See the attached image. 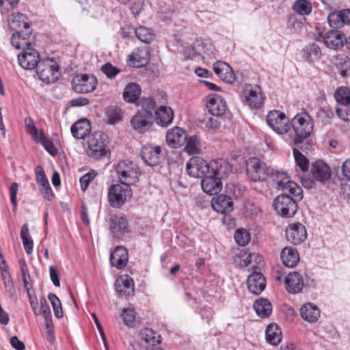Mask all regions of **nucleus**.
Segmentation results:
<instances>
[{"mask_svg": "<svg viewBox=\"0 0 350 350\" xmlns=\"http://www.w3.org/2000/svg\"><path fill=\"white\" fill-rule=\"evenodd\" d=\"M313 122L312 118L308 113H297L291 120V129H293L295 133L293 142L295 144L301 143L304 139H307L313 131Z\"/></svg>", "mask_w": 350, "mask_h": 350, "instance_id": "obj_1", "label": "nucleus"}, {"mask_svg": "<svg viewBox=\"0 0 350 350\" xmlns=\"http://www.w3.org/2000/svg\"><path fill=\"white\" fill-rule=\"evenodd\" d=\"M269 177L273 182V185L278 190L288 192L298 200L303 198V190L295 182L288 179L286 172H279L271 168Z\"/></svg>", "mask_w": 350, "mask_h": 350, "instance_id": "obj_2", "label": "nucleus"}, {"mask_svg": "<svg viewBox=\"0 0 350 350\" xmlns=\"http://www.w3.org/2000/svg\"><path fill=\"white\" fill-rule=\"evenodd\" d=\"M115 171L120 183L123 185H135L139 180L141 172L136 163L129 160H122L115 167Z\"/></svg>", "mask_w": 350, "mask_h": 350, "instance_id": "obj_3", "label": "nucleus"}, {"mask_svg": "<svg viewBox=\"0 0 350 350\" xmlns=\"http://www.w3.org/2000/svg\"><path fill=\"white\" fill-rule=\"evenodd\" d=\"M132 196L130 187L121 183L113 184L108 189L107 200L109 205L115 208H121Z\"/></svg>", "mask_w": 350, "mask_h": 350, "instance_id": "obj_4", "label": "nucleus"}, {"mask_svg": "<svg viewBox=\"0 0 350 350\" xmlns=\"http://www.w3.org/2000/svg\"><path fill=\"white\" fill-rule=\"evenodd\" d=\"M271 172V168L256 157L250 158L246 163V173L252 181H265Z\"/></svg>", "mask_w": 350, "mask_h": 350, "instance_id": "obj_5", "label": "nucleus"}, {"mask_svg": "<svg viewBox=\"0 0 350 350\" xmlns=\"http://www.w3.org/2000/svg\"><path fill=\"white\" fill-rule=\"evenodd\" d=\"M40 80L46 83H55L60 76L58 64L51 58L42 59L36 68Z\"/></svg>", "mask_w": 350, "mask_h": 350, "instance_id": "obj_6", "label": "nucleus"}, {"mask_svg": "<svg viewBox=\"0 0 350 350\" xmlns=\"http://www.w3.org/2000/svg\"><path fill=\"white\" fill-rule=\"evenodd\" d=\"M293 198L288 194H281L275 198L273 206L278 215L283 217H292L298 209L297 201L301 200Z\"/></svg>", "mask_w": 350, "mask_h": 350, "instance_id": "obj_7", "label": "nucleus"}, {"mask_svg": "<svg viewBox=\"0 0 350 350\" xmlns=\"http://www.w3.org/2000/svg\"><path fill=\"white\" fill-rule=\"evenodd\" d=\"M109 143V137L106 133L101 131L94 132L88 139L90 155L94 157L105 156L108 152Z\"/></svg>", "mask_w": 350, "mask_h": 350, "instance_id": "obj_8", "label": "nucleus"}, {"mask_svg": "<svg viewBox=\"0 0 350 350\" xmlns=\"http://www.w3.org/2000/svg\"><path fill=\"white\" fill-rule=\"evenodd\" d=\"M268 125L278 134L284 135L291 131V121L284 112L271 111L267 116Z\"/></svg>", "mask_w": 350, "mask_h": 350, "instance_id": "obj_9", "label": "nucleus"}, {"mask_svg": "<svg viewBox=\"0 0 350 350\" xmlns=\"http://www.w3.org/2000/svg\"><path fill=\"white\" fill-rule=\"evenodd\" d=\"M113 238L123 240L131 232L129 221L124 215H113L108 221Z\"/></svg>", "mask_w": 350, "mask_h": 350, "instance_id": "obj_10", "label": "nucleus"}, {"mask_svg": "<svg viewBox=\"0 0 350 350\" xmlns=\"http://www.w3.org/2000/svg\"><path fill=\"white\" fill-rule=\"evenodd\" d=\"M186 170L190 176L202 178L211 173V162L208 163L200 157H193L187 161Z\"/></svg>", "mask_w": 350, "mask_h": 350, "instance_id": "obj_11", "label": "nucleus"}, {"mask_svg": "<svg viewBox=\"0 0 350 350\" xmlns=\"http://www.w3.org/2000/svg\"><path fill=\"white\" fill-rule=\"evenodd\" d=\"M97 84V79L93 75H78L72 80L73 90L80 94H87L93 92L96 89Z\"/></svg>", "mask_w": 350, "mask_h": 350, "instance_id": "obj_12", "label": "nucleus"}, {"mask_svg": "<svg viewBox=\"0 0 350 350\" xmlns=\"http://www.w3.org/2000/svg\"><path fill=\"white\" fill-rule=\"evenodd\" d=\"M245 102L251 109H260L264 103V97L259 85H247L243 90Z\"/></svg>", "mask_w": 350, "mask_h": 350, "instance_id": "obj_13", "label": "nucleus"}, {"mask_svg": "<svg viewBox=\"0 0 350 350\" xmlns=\"http://www.w3.org/2000/svg\"><path fill=\"white\" fill-rule=\"evenodd\" d=\"M153 116L144 111H137L131 120V125L134 131L142 134L147 132L153 125Z\"/></svg>", "mask_w": 350, "mask_h": 350, "instance_id": "obj_14", "label": "nucleus"}, {"mask_svg": "<svg viewBox=\"0 0 350 350\" xmlns=\"http://www.w3.org/2000/svg\"><path fill=\"white\" fill-rule=\"evenodd\" d=\"M141 156L144 163L150 166H157L163 160L161 148L152 144L144 145L141 150Z\"/></svg>", "mask_w": 350, "mask_h": 350, "instance_id": "obj_15", "label": "nucleus"}, {"mask_svg": "<svg viewBox=\"0 0 350 350\" xmlns=\"http://www.w3.org/2000/svg\"><path fill=\"white\" fill-rule=\"evenodd\" d=\"M286 237L288 242L299 245L307 238L306 228L299 222L291 224L286 229Z\"/></svg>", "mask_w": 350, "mask_h": 350, "instance_id": "obj_16", "label": "nucleus"}, {"mask_svg": "<svg viewBox=\"0 0 350 350\" xmlns=\"http://www.w3.org/2000/svg\"><path fill=\"white\" fill-rule=\"evenodd\" d=\"M41 60L38 51L32 47H28L18 55L19 65L27 70H33L37 68Z\"/></svg>", "mask_w": 350, "mask_h": 350, "instance_id": "obj_17", "label": "nucleus"}, {"mask_svg": "<svg viewBox=\"0 0 350 350\" xmlns=\"http://www.w3.org/2000/svg\"><path fill=\"white\" fill-rule=\"evenodd\" d=\"M128 59L137 68H141L150 60V49L149 46L137 47L128 56Z\"/></svg>", "mask_w": 350, "mask_h": 350, "instance_id": "obj_18", "label": "nucleus"}, {"mask_svg": "<svg viewBox=\"0 0 350 350\" xmlns=\"http://www.w3.org/2000/svg\"><path fill=\"white\" fill-rule=\"evenodd\" d=\"M324 44L330 49L337 50L343 46L346 37L339 30H331L326 32L323 36Z\"/></svg>", "mask_w": 350, "mask_h": 350, "instance_id": "obj_19", "label": "nucleus"}, {"mask_svg": "<svg viewBox=\"0 0 350 350\" xmlns=\"http://www.w3.org/2000/svg\"><path fill=\"white\" fill-rule=\"evenodd\" d=\"M310 173L314 180L325 183L332 175L330 167L322 161H317L312 164Z\"/></svg>", "mask_w": 350, "mask_h": 350, "instance_id": "obj_20", "label": "nucleus"}, {"mask_svg": "<svg viewBox=\"0 0 350 350\" xmlns=\"http://www.w3.org/2000/svg\"><path fill=\"white\" fill-rule=\"evenodd\" d=\"M31 30L21 31L12 34L10 42L13 47L16 49H23L25 51L28 47H31Z\"/></svg>", "mask_w": 350, "mask_h": 350, "instance_id": "obj_21", "label": "nucleus"}, {"mask_svg": "<svg viewBox=\"0 0 350 350\" xmlns=\"http://www.w3.org/2000/svg\"><path fill=\"white\" fill-rule=\"evenodd\" d=\"M201 186L204 192L212 196L217 194L221 190L222 183L219 177L209 173L202 178Z\"/></svg>", "mask_w": 350, "mask_h": 350, "instance_id": "obj_22", "label": "nucleus"}, {"mask_svg": "<svg viewBox=\"0 0 350 350\" xmlns=\"http://www.w3.org/2000/svg\"><path fill=\"white\" fill-rule=\"evenodd\" d=\"M186 131L180 127H174L166 134L167 144L174 148H177L185 144L187 140Z\"/></svg>", "mask_w": 350, "mask_h": 350, "instance_id": "obj_23", "label": "nucleus"}, {"mask_svg": "<svg viewBox=\"0 0 350 350\" xmlns=\"http://www.w3.org/2000/svg\"><path fill=\"white\" fill-rule=\"evenodd\" d=\"M302 58L310 64H313L320 60L323 53L320 46L316 42L306 45L301 51Z\"/></svg>", "mask_w": 350, "mask_h": 350, "instance_id": "obj_24", "label": "nucleus"}, {"mask_svg": "<svg viewBox=\"0 0 350 350\" xmlns=\"http://www.w3.org/2000/svg\"><path fill=\"white\" fill-rule=\"evenodd\" d=\"M286 289L291 294H297L301 291L304 283L301 275L298 272L288 273L284 279Z\"/></svg>", "mask_w": 350, "mask_h": 350, "instance_id": "obj_25", "label": "nucleus"}, {"mask_svg": "<svg viewBox=\"0 0 350 350\" xmlns=\"http://www.w3.org/2000/svg\"><path fill=\"white\" fill-rule=\"evenodd\" d=\"M213 70L220 79L227 83H233L235 81L236 77L232 68L224 62H216L213 64Z\"/></svg>", "mask_w": 350, "mask_h": 350, "instance_id": "obj_26", "label": "nucleus"}, {"mask_svg": "<svg viewBox=\"0 0 350 350\" xmlns=\"http://www.w3.org/2000/svg\"><path fill=\"white\" fill-rule=\"evenodd\" d=\"M208 111L214 116H221L226 111L227 105L224 98L217 94L210 97L206 105Z\"/></svg>", "mask_w": 350, "mask_h": 350, "instance_id": "obj_27", "label": "nucleus"}, {"mask_svg": "<svg viewBox=\"0 0 350 350\" xmlns=\"http://www.w3.org/2000/svg\"><path fill=\"white\" fill-rule=\"evenodd\" d=\"M128 251L124 246H118L114 251L111 253L110 262L111 265L118 269L125 267L128 262Z\"/></svg>", "mask_w": 350, "mask_h": 350, "instance_id": "obj_28", "label": "nucleus"}, {"mask_svg": "<svg viewBox=\"0 0 350 350\" xmlns=\"http://www.w3.org/2000/svg\"><path fill=\"white\" fill-rule=\"evenodd\" d=\"M266 286V280L261 273L253 272L247 278V288L254 295H260Z\"/></svg>", "mask_w": 350, "mask_h": 350, "instance_id": "obj_29", "label": "nucleus"}, {"mask_svg": "<svg viewBox=\"0 0 350 350\" xmlns=\"http://www.w3.org/2000/svg\"><path fill=\"white\" fill-rule=\"evenodd\" d=\"M117 292L125 297L133 295L135 291L134 282L128 275H121L115 283Z\"/></svg>", "mask_w": 350, "mask_h": 350, "instance_id": "obj_30", "label": "nucleus"}, {"mask_svg": "<svg viewBox=\"0 0 350 350\" xmlns=\"http://www.w3.org/2000/svg\"><path fill=\"white\" fill-rule=\"evenodd\" d=\"M233 201L230 196L221 194L212 200L213 208L220 213H228L233 210Z\"/></svg>", "mask_w": 350, "mask_h": 350, "instance_id": "obj_31", "label": "nucleus"}, {"mask_svg": "<svg viewBox=\"0 0 350 350\" xmlns=\"http://www.w3.org/2000/svg\"><path fill=\"white\" fill-rule=\"evenodd\" d=\"M232 172V166L225 159H218L211 161V173L219 179L228 176Z\"/></svg>", "mask_w": 350, "mask_h": 350, "instance_id": "obj_32", "label": "nucleus"}, {"mask_svg": "<svg viewBox=\"0 0 350 350\" xmlns=\"http://www.w3.org/2000/svg\"><path fill=\"white\" fill-rule=\"evenodd\" d=\"M9 25L12 30L17 31L30 29V24L27 17L22 13H13L10 16Z\"/></svg>", "mask_w": 350, "mask_h": 350, "instance_id": "obj_33", "label": "nucleus"}, {"mask_svg": "<svg viewBox=\"0 0 350 350\" xmlns=\"http://www.w3.org/2000/svg\"><path fill=\"white\" fill-rule=\"evenodd\" d=\"M300 315L304 321L315 323L320 317V310L316 305L306 303L300 308Z\"/></svg>", "mask_w": 350, "mask_h": 350, "instance_id": "obj_34", "label": "nucleus"}, {"mask_svg": "<svg viewBox=\"0 0 350 350\" xmlns=\"http://www.w3.org/2000/svg\"><path fill=\"white\" fill-rule=\"evenodd\" d=\"M282 263L288 267H294L299 261V254L295 248L284 247L280 254Z\"/></svg>", "mask_w": 350, "mask_h": 350, "instance_id": "obj_35", "label": "nucleus"}, {"mask_svg": "<svg viewBox=\"0 0 350 350\" xmlns=\"http://www.w3.org/2000/svg\"><path fill=\"white\" fill-rule=\"evenodd\" d=\"M155 116L159 125L167 126L172 122L174 113L170 107L161 106L155 111Z\"/></svg>", "mask_w": 350, "mask_h": 350, "instance_id": "obj_36", "label": "nucleus"}, {"mask_svg": "<svg viewBox=\"0 0 350 350\" xmlns=\"http://www.w3.org/2000/svg\"><path fill=\"white\" fill-rule=\"evenodd\" d=\"M90 130V124L86 119L78 120L71 126L72 135L77 139H84Z\"/></svg>", "mask_w": 350, "mask_h": 350, "instance_id": "obj_37", "label": "nucleus"}, {"mask_svg": "<svg viewBox=\"0 0 350 350\" xmlns=\"http://www.w3.org/2000/svg\"><path fill=\"white\" fill-rule=\"evenodd\" d=\"M265 338L269 344L278 345L282 338L281 329L276 323L269 324L266 329Z\"/></svg>", "mask_w": 350, "mask_h": 350, "instance_id": "obj_38", "label": "nucleus"}, {"mask_svg": "<svg viewBox=\"0 0 350 350\" xmlns=\"http://www.w3.org/2000/svg\"><path fill=\"white\" fill-rule=\"evenodd\" d=\"M334 117V111L332 107L327 105L321 106L316 112L317 122L324 126L331 124Z\"/></svg>", "mask_w": 350, "mask_h": 350, "instance_id": "obj_39", "label": "nucleus"}, {"mask_svg": "<svg viewBox=\"0 0 350 350\" xmlns=\"http://www.w3.org/2000/svg\"><path fill=\"white\" fill-rule=\"evenodd\" d=\"M141 94V88L136 83H130L126 85L123 92V98L128 103H136Z\"/></svg>", "mask_w": 350, "mask_h": 350, "instance_id": "obj_40", "label": "nucleus"}, {"mask_svg": "<svg viewBox=\"0 0 350 350\" xmlns=\"http://www.w3.org/2000/svg\"><path fill=\"white\" fill-rule=\"evenodd\" d=\"M253 307L257 315L260 318L268 317L272 312V305L271 302L266 299H259L256 300Z\"/></svg>", "mask_w": 350, "mask_h": 350, "instance_id": "obj_41", "label": "nucleus"}, {"mask_svg": "<svg viewBox=\"0 0 350 350\" xmlns=\"http://www.w3.org/2000/svg\"><path fill=\"white\" fill-rule=\"evenodd\" d=\"M185 151L189 155L199 154L202 152V145L197 135L187 136L185 143Z\"/></svg>", "mask_w": 350, "mask_h": 350, "instance_id": "obj_42", "label": "nucleus"}, {"mask_svg": "<svg viewBox=\"0 0 350 350\" xmlns=\"http://www.w3.org/2000/svg\"><path fill=\"white\" fill-rule=\"evenodd\" d=\"M155 96L154 97H156ZM156 98H141L135 103L137 106L140 107L141 109L137 111H144L146 113H150L153 116V112L155 113L156 109Z\"/></svg>", "mask_w": 350, "mask_h": 350, "instance_id": "obj_43", "label": "nucleus"}, {"mask_svg": "<svg viewBox=\"0 0 350 350\" xmlns=\"http://www.w3.org/2000/svg\"><path fill=\"white\" fill-rule=\"evenodd\" d=\"M135 33L136 37L142 42L149 44L155 38L154 31L146 27L140 26L135 29Z\"/></svg>", "mask_w": 350, "mask_h": 350, "instance_id": "obj_44", "label": "nucleus"}, {"mask_svg": "<svg viewBox=\"0 0 350 350\" xmlns=\"http://www.w3.org/2000/svg\"><path fill=\"white\" fill-rule=\"evenodd\" d=\"M140 337L146 343L150 344L151 347L159 344L161 341V336L157 334L152 329L148 327L141 330Z\"/></svg>", "mask_w": 350, "mask_h": 350, "instance_id": "obj_45", "label": "nucleus"}, {"mask_svg": "<svg viewBox=\"0 0 350 350\" xmlns=\"http://www.w3.org/2000/svg\"><path fill=\"white\" fill-rule=\"evenodd\" d=\"M292 9L297 14L305 16L311 13L312 6L310 1L308 0H296L292 5Z\"/></svg>", "mask_w": 350, "mask_h": 350, "instance_id": "obj_46", "label": "nucleus"}, {"mask_svg": "<svg viewBox=\"0 0 350 350\" xmlns=\"http://www.w3.org/2000/svg\"><path fill=\"white\" fill-rule=\"evenodd\" d=\"M21 238L24 245V249L27 254H31L33 250V242L29 234V228L27 224H25L21 230Z\"/></svg>", "mask_w": 350, "mask_h": 350, "instance_id": "obj_47", "label": "nucleus"}, {"mask_svg": "<svg viewBox=\"0 0 350 350\" xmlns=\"http://www.w3.org/2000/svg\"><path fill=\"white\" fill-rule=\"evenodd\" d=\"M334 97L337 103L341 105H350V88L339 87L334 93Z\"/></svg>", "mask_w": 350, "mask_h": 350, "instance_id": "obj_48", "label": "nucleus"}, {"mask_svg": "<svg viewBox=\"0 0 350 350\" xmlns=\"http://www.w3.org/2000/svg\"><path fill=\"white\" fill-rule=\"evenodd\" d=\"M106 116L108 123L115 124L122 120V110L118 107H109L106 111Z\"/></svg>", "mask_w": 350, "mask_h": 350, "instance_id": "obj_49", "label": "nucleus"}, {"mask_svg": "<svg viewBox=\"0 0 350 350\" xmlns=\"http://www.w3.org/2000/svg\"><path fill=\"white\" fill-rule=\"evenodd\" d=\"M33 140L36 143L42 144L45 150L52 156H55L57 154V149L55 148L53 142L45 136L43 131L40 132L38 139Z\"/></svg>", "mask_w": 350, "mask_h": 350, "instance_id": "obj_50", "label": "nucleus"}, {"mask_svg": "<svg viewBox=\"0 0 350 350\" xmlns=\"http://www.w3.org/2000/svg\"><path fill=\"white\" fill-rule=\"evenodd\" d=\"M48 299L52 305L55 317L57 319L62 318L64 313L60 299L53 293H49Z\"/></svg>", "mask_w": 350, "mask_h": 350, "instance_id": "obj_51", "label": "nucleus"}, {"mask_svg": "<svg viewBox=\"0 0 350 350\" xmlns=\"http://www.w3.org/2000/svg\"><path fill=\"white\" fill-rule=\"evenodd\" d=\"M236 243L240 246L246 245L250 241V232L245 229H237L234 235Z\"/></svg>", "mask_w": 350, "mask_h": 350, "instance_id": "obj_52", "label": "nucleus"}, {"mask_svg": "<svg viewBox=\"0 0 350 350\" xmlns=\"http://www.w3.org/2000/svg\"><path fill=\"white\" fill-rule=\"evenodd\" d=\"M293 155L296 165L300 168V170L303 172L308 171L309 167V161L306 157L296 148L293 149Z\"/></svg>", "mask_w": 350, "mask_h": 350, "instance_id": "obj_53", "label": "nucleus"}, {"mask_svg": "<svg viewBox=\"0 0 350 350\" xmlns=\"http://www.w3.org/2000/svg\"><path fill=\"white\" fill-rule=\"evenodd\" d=\"M121 317L124 323L129 327L135 325V311L131 308H124L121 314Z\"/></svg>", "mask_w": 350, "mask_h": 350, "instance_id": "obj_54", "label": "nucleus"}, {"mask_svg": "<svg viewBox=\"0 0 350 350\" xmlns=\"http://www.w3.org/2000/svg\"><path fill=\"white\" fill-rule=\"evenodd\" d=\"M327 19L330 26L332 27L340 28L344 25L341 16V10L332 12L329 14Z\"/></svg>", "mask_w": 350, "mask_h": 350, "instance_id": "obj_55", "label": "nucleus"}, {"mask_svg": "<svg viewBox=\"0 0 350 350\" xmlns=\"http://www.w3.org/2000/svg\"><path fill=\"white\" fill-rule=\"evenodd\" d=\"M101 71L109 78L113 79L121 72V70L107 62L101 67Z\"/></svg>", "mask_w": 350, "mask_h": 350, "instance_id": "obj_56", "label": "nucleus"}, {"mask_svg": "<svg viewBox=\"0 0 350 350\" xmlns=\"http://www.w3.org/2000/svg\"><path fill=\"white\" fill-rule=\"evenodd\" d=\"M96 173L94 170H91L85 174L80 178L81 188L82 191H85L89 186L90 183L95 178Z\"/></svg>", "mask_w": 350, "mask_h": 350, "instance_id": "obj_57", "label": "nucleus"}, {"mask_svg": "<svg viewBox=\"0 0 350 350\" xmlns=\"http://www.w3.org/2000/svg\"><path fill=\"white\" fill-rule=\"evenodd\" d=\"M25 125L28 130V132L32 135L33 139H38L40 132L36 127L33 120L30 117L25 118Z\"/></svg>", "mask_w": 350, "mask_h": 350, "instance_id": "obj_58", "label": "nucleus"}, {"mask_svg": "<svg viewBox=\"0 0 350 350\" xmlns=\"http://www.w3.org/2000/svg\"><path fill=\"white\" fill-rule=\"evenodd\" d=\"M36 179L38 185L44 186L48 185L49 180L45 175L44 171L41 166L37 165L35 168Z\"/></svg>", "mask_w": 350, "mask_h": 350, "instance_id": "obj_59", "label": "nucleus"}, {"mask_svg": "<svg viewBox=\"0 0 350 350\" xmlns=\"http://www.w3.org/2000/svg\"><path fill=\"white\" fill-rule=\"evenodd\" d=\"M338 117L345 122H350V107L349 105H342L336 109Z\"/></svg>", "mask_w": 350, "mask_h": 350, "instance_id": "obj_60", "label": "nucleus"}, {"mask_svg": "<svg viewBox=\"0 0 350 350\" xmlns=\"http://www.w3.org/2000/svg\"><path fill=\"white\" fill-rule=\"evenodd\" d=\"M335 59L336 68L338 70L350 66V58L345 54H338Z\"/></svg>", "mask_w": 350, "mask_h": 350, "instance_id": "obj_61", "label": "nucleus"}, {"mask_svg": "<svg viewBox=\"0 0 350 350\" xmlns=\"http://www.w3.org/2000/svg\"><path fill=\"white\" fill-rule=\"evenodd\" d=\"M40 309L38 310V312H40L43 317L49 318L51 316V312L46 298L44 296L40 297Z\"/></svg>", "mask_w": 350, "mask_h": 350, "instance_id": "obj_62", "label": "nucleus"}, {"mask_svg": "<svg viewBox=\"0 0 350 350\" xmlns=\"http://www.w3.org/2000/svg\"><path fill=\"white\" fill-rule=\"evenodd\" d=\"M18 185L16 183H12L10 187V201L13 206V211H15L17 207L16 195Z\"/></svg>", "mask_w": 350, "mask_h": 350, "instance_id": "obj_63", "label": "nucleus"}, {"mask_svg": "<svg viewBox=\"0 0 350 350\" xmlns=\"http://www.w3.org/2000/svg\"><path fill=\"white\" fill-rule=\"evenodd\" d=\"M200 314L202 319L208 323L213 318L214 311L211 307L206 306L200 309Z\"/></svg>", "mask_w": 350, "mask_h": 350, "instance_id": "obj_64", "label": "nucleus"}]
</instances>
